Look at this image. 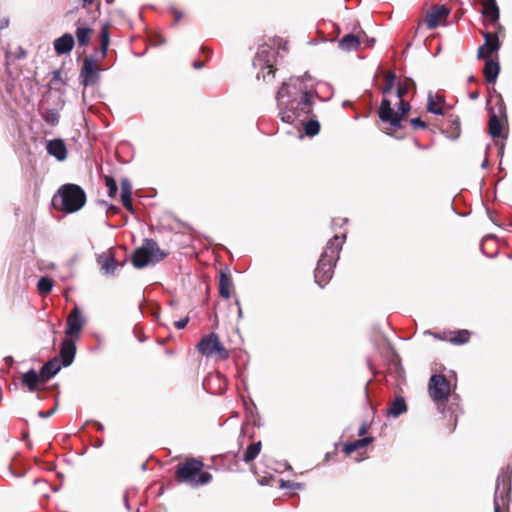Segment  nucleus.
I'll list each match as a JSON object with an SVG mask.
<instances>
[{"label":"nucleus","mask_w":512,"mask_h":512,"mask_svg":"<svg viewBox=\"0 0 512 512\" xmlns=\"http://www.w3.org/2000/svg\"><path fill=\"white\" fill-rule=\"evenodd\" d=\"M307 79L311 80L307 73L291 77L278 89L277 108L284 123L299 127L312 115L317 94Z\"/></svg>","instance_id":"obj_1"},{"label":"nucleus","mask_w":512,"mask_h":512,"mask_svg":"<svg viewBox=\"0 0 512 512\" xmlns=\"http://www.w3.org/2000/svg\"><path fill=\"white\" fill-rule=\"evenodd\" d=\"M345 234L341 237L338 235L330 239L318 260L317 267L314 271L315 282L323 288L332 278L334 267L339 259V253L345 239Z\"/></svg>","instance_id":"obj_2"},{"label":"nucleus","mask_w":512,"mask_h":512,"mask_svg":"<svg viewBox=\"0 0 512 512\" xmlns=\"http://www.w3.org/2000/svg\"><path fill=\"white\" fill-rule=\"evenodd\" d=\"M52 202L59 210L74 213L85 205L86 193L79 185L64 184L58 189Z\"/></svg>","instance_id":"obj_3"},{"label":"nucleus","mask_w":512,"mask_h":512,"mask_svg":"<svg viewBox=\"0 0 512 512\" xmlns=\"http://www.w3.org/2000/svg\"><path fill=\"white\" fill-rule=\"evenodd\" d=\"M203 466V462L195 458L179 464L176 470L178 482L187 483L193 487L208 484L212 480V475L209 472L201 471Z\"/></svg>","instance_id":"obj_4"},{"label":"nucleus","mask_w":512,"mask_h":512,"mask_svg":"<svg viewBox=\"0 0 512 512\" xmlns=\"http://www.w3.org/2000/svg\"><path fill=\"white\" fill-rule=\"evenodd\" d=\"M168 255L160 249L153 239H145L142 246L137 248L132 255V264L135 268L142 269L150 264H156Z\"/></svg>","instance_id":"obj_5"},{"label":"nucleus","mask_w":512,"mask_h":512,"mask_svg":"<svg viewBox=\"0 0 512 512\" xmlns=\"http://www.w3.org/2000/svg\"><path fill=\"white\" fill-rule=\"evenodd\" d=\"M275 59L276 53L271 46L267 44L259 46L258 51L253 60L254 67L260 69V71L257 73L258 79L263 78V80L266 81L267 77L269 76H271V78H274Z\"/></svg>","instance_id":"obj_6"},{"label":"nucleus","mask_w":512,"mask_h":512,"mask_svg":"<svg viewBox=\"0 0 512 512\" xmlns=\"http://www.w3.org/2000/svg\"><path fill=\"white\" fill-rule=\"evenodd\" d=\"M198 349L207 357L218 355L223 360L229 357L228 350L221 344L218 335L215 333L203 337L198 344Z\"/></svg>","instance_id":"obj_7"},{"label":"nucleus","mask_w":512,"mask_h":512,"mask_svg":"<svg viewBox=\"0 0 512 512\" xmlns=\"http://www.w3.org/2000/svg\"><path fill=\"white\" fill-rule=\"evenodd\" d=\"M511 491V477L509 473L502 472L498 475L494 495V512H502L501 508L508 502Z\"/></svg>","instance_id":"obj_8"},{"label":"nucleus","mask_w":512,"mask_h":512,"mask_svg":"<svg viewBox=\"0 0 512 512\" xmlns=\"http://www.w3.org/2000/svg\"><path fill=\"white\" fill-rule=\"evenodd\" d=\"M428 391L435 402L445 401L450 394V383L444 375H432L428 383Z\"/></svg>","instance_id":"obj_9"},{"label":"nucleus","mask_w":512,"mask_h":512,"mask_svg":"<svg viewBox=\"0 0 512 512\" xmlns=\"http://www.w3.org/2000/svg\"><path fill=\"white\" fill-rule=\"evenodd\" d=\"M495 108L497 109V113L493 112L490 115L488 122L489 134L493 139L502 137L503 127L500 117H507L506 105L501 96H499V100L497 101Z\"/></svg>","instance_id":"obj_10"},{"label":"nucleus","mask_w":512,"mask_h":512,"mask_svg":"<svg viewBox=\"0 0 512 512\" xmlns=\"http://www.w3.org/2000/svg\"><path fill=\"white\" fill-rule=\"evenodd\" d=\"M99 78L100 69L96 67L94 60L91 57L85 58L80 71V79L84 89L96 85Z\"/></svg>","instance_id":"obj_11"},{"label":"nucleus","mask_w":512,"mask_h":512,"mask_svg":"<svg viewBox=\"0 0 512 512\" xmlns=\"http://www.w3.org/2000/svg\"><path fill=\"white\" fill-rule=\"evenodd\" d=\"M84 323L85 320L80 309L75 307L67 317V327L65 329V334L71 339L73 337L78 338Z\"/></svg>","instance_id":"obj_12"},{"label":"nucleus","mask_w":512,"mask_h":512,"mask_svg":"<svg viewBox=\"0 0 512 512\" xmlns=\"http://www.w3.org/2000/svg\"><path fill=\"white\" fill-rule=\"evenodd\" d=\"M378 115L382 122L389 123L395 128L401 127V116L394 112L389 99H382Z\"/></svg>","instance_id":"obj_13"},{"label":"nucleus","mask_w":512,"mask_h":512,"mask_svg":"<svg viewBox=\"0 0 512 512\" xmlns=\"http://www.w3.org/2000/svg\"><path fill=\"white\" fill-rule=\"evenodd\" d=\"M485 42L478 48V58H488L490 54L498 52L500 49V41L496 33L486 32L483 34Z\"/></svg>","instance_id":"obj_14"},{"label":"nucleus","mask_w":512,"mask_h":512,"mask_svg":"<svg viewBox=\"0 0 512 512\" xmlns=\"http://www.w3.org/2000/svg\"><path fill=\"white\" fill-rule=\"evenodd\" d=\"M449 9L444 5H437L432 7L426 14L425 23L428 29H435L440 20L449 15Z\"/></svg>","instance_id":"obj_15"},{"label":"nucleus","mask_w":512,"mask_h":512,"mask_svg":"<svg viewBox=\"0 0 512 512\" xmlns=\"http://www.w3.org/2000/svg\"><path fill=\"white\" fill-rule=\"evenodd\" d=\"M76 355V345L73 339H65L61 343L60 357L64 367L70 366Z\"/></svg>","instance_id":"obj_16"},{"label":"nucleus","mask_w":512,"mask_h":512,"mask_svg":"<svg viewBox=\"0 0 512 512\" xmlns=\"http://www.w3.org/2000/svg\"><path fill=\"white\" fill-rule=\"evenodd\" d=\"M46 150L49 155L55 157L58 161H64L67 158L66 144L60 138L48 141Z\"/></svg>","instance_id":"obj_17"},{"label":"nucleus","mask_w":512,"mask_h":512,"mask_svg":"<svg viewBox=\"0 0 512 512\" xmlns=\"http://www.w3.org/2000/svg\"><path fill=\"white\" fill-rule=\"evenodd\" d=\"M74 37L70 33H65L61 37L55 39L53 45L57 55L69 53L74 47Z\"/></svg>","instance_id":"obj_18"},{"label":"nucleus","mask_w":512,"mask_h":512,"mask_svg":"<svg viewBox=\"0 0 512 512\" xmlns=\"http://www.w3.org/2000/svg\"><path fill=\"white\" fill-rule=\"evenodd\" d=\"M97 263L105 275L112 276L117 268V262L112 253H103L98 256Z\"/></svg>","instance_id":"obj_19"},{"label":"nucleus","mask_w":512,"mask_h":512,"mask_svg":"<svg viewBox=\"0 0 512 512\" xmlns=\"http://www.w3.org/2000/svg\"><path fill=\"white\" fill-rule=\"evenodd\" d=\"M61 369V364L58 358L54 357L47 361L40 369L42 383H46L49 379L54 377Z\"/></svg>","instance_id":"obj_20"},{"label":"nucleus","mask_w":512,"mask_h":512,"mask_svg":"<svg viewBox=\"0 0 512 512\" xmlns=\"http://www.w3.org/2000/svg\"><path fill=\"white\" fill-rule=\"evenodd\" d=\"M483 59L485 60V66L483 69L485 80L490 84L495 83L500 72V65L498 61H495L490 57Z\"/></svg>","instance_id":"obj_21"},{"label":"nucleus","mask_w":512,"mask_h":512,"mask_svg":"<svg viewBox=\"0 0 512 512\" xmlns=\"http://www.w3.org/2000/svg\"><path fill=\"white\" fill-rule=\"evenodd\" d=\"M21 382L30 392L37 391L39 384H43L40 373H37L34 369L25 372L22 375Z\"/></svg>","instance_id":"obj_22"},{"label":"nucleus","mask_w":512,"mask_h":512,"mask_svg":"<svg viewBox=\"0 0 512 512\" xmlns=\"http://www.w3.org/2000/svg\"><path fill=\"white\" fill-rule=\"evenodd\" d=\"M233 281L230 273L221 271L219 275V295L225 299L231 296Z\"/></svg>","instance_id":"obj_23"},{"label":"nucleus","mask_w":512,"mask_h":512,"mask_svg":"<svg viewBox=\"0 0 512 512\" xmlns=\"http://www.w3.org/2000/svg\"><path fill=\"white\" fill-rule=\"evenodd\" d=\"M407 411V404L402 396H398L386 410V416L397 418Z\"/></svg>","instance_id":"obj_24"},{"label":"nucleus","mask_w":512,"mask_h":512,"mask_svg":"<svg viewBox=\"0 0 512 512\" xmlns=\"http://www.w3.org/2000/svg\"><path fill=\"white\" fill-rule=\"evenodd\" d=\"M482 15L493 22H498L500 11L496 0H485L483 2Z\"/></svg>","instance_id":"obj_25"},{"label":"nucleus","mask_w":512,"mask_h":512,"mask_svg":"<svg viewBox=\"0 0 512 512\" xmlns=\"http://www.w3.org/2000/svg\"><path fill=\"white\" fill-rule=\"evenodd\" d=\"M447 138L456 140L461 134V124L458 117L450 115L448 118V128L443 131Z\"/></svg>","instance_id":"obj_26"},{"label":"nucleus","mask_w":512,"mask_h":512,"mask_svg":"<svg viewBox=\"0 0 512 512\" xmlns=\"http://www.w3.org/2000/svg\"><path fill=\"white\" fill-rule=\"evenodd\" d=\"M360 45V39L354 34L345 35L339 42V47L346 51L356 50Z\"/></svg>","instance_id":"obj_27"},{"label":"nucleus","mask_w":512,"mask_h":512,"mask_svg":"<svg viewBox=\"0 0 512 512\" xmlns=\"http://www.w3.org/2000/svg\"><path fill=\"white\" fill-rule=\"evenodd\" d=\"M261 441L250 444L244 451L242 460L245 463L252 462L261 452Z\"/></svg>","instance_id":"obj_28"},{"label":"nucleus","mask_w":512,"mask_h":512,"mask_svg":"<svg viewBox=\"0 0 512 512\" xmlns=\"http://www.w3.org/2000/svg\"><path fill=\"white\" fill-rule=\"evenodd\" d=\"M372 442H373V438L372 437H365V438H362V439H359V440H356V441H353V442L346 443L344 445L343 451L347 455H349L352 452L356 451L357 449H360V448L368 446Z\"/></svg>","instance_id":"obj_29"},{"label":"nucleus","mask_w":512,"mask_h":512,"mask_svg":"<svg viewBox=\"0 0 512 512\" xmlns=\"http://www.w3.org/2000/svg\"><path fill=\"white\" fill-rule=\"evenodd\" d=\"M441 100V97L434 96L432 93H429L427 98V110L432 114L442 115L443 109L439 106Z\"/></svg>","instance_id":"obj_30"},{"label":"nucleus","mask_w":512,"mask_h":512,"mask_svg":"<svg viewBox=\"0 0 512 512\" xmlns=\"http://www.w3.org/2000/svg\"><path fill=\"white\" fill-rule=\"evenodd\" d=\"M92 30L87 26H79L76 29V38L78 41L79 46H87L90 42V36H91Z\"/></svg>","instance_id":"obj_31"},{"label":"nucleus","mask_w":512,"mask_h":512,"mask_svg":"<svg viewBox=\"0 0 512 512\" xmlns=\"http://www.w3.org/2000/svg\"><path fill=\"white\" fill-rule=\"evenodd\" d=\"M301 126L304 127L305 134L313 137L320 131V123L315 118H308Z\"/></svg>","instance_id":"obj_32"},{"label":"nucleus","mask_w":512,"mask_h":512,"mask_svg":"<svg viewBox=\"0 0 512 512\" xmlns=\"http://www.w3.org/2000/svg\"><path fill=\"white\" fill-rule=\"evenodd\" d=\"M100 42H101V53L102 57L106 56L107 49L110 42V35H109V26L108 24H105L102 26L100 31Z\"/></svg>","instance_id":"obj_33"},{"label":"nucleus","mask_w":512,"mask_h":512,"mask_svg":"<svg viewBox=\"0 0 512 512\" xmlns=\"http://www.w3.org/2000/svg\"><path fill=\"white\" fill-rule=\"evenodd\" d=\"M470 340V332L468 330H459L449 340L454 345H463L468 343Z\"/></svg>","instance_id":"obj_34"},{"label":"nucleus","mask_w":512,"mask_h":512,"mask_svg":"<svg viewBox=\"0 0 512 512\" xmlns=\"http://www.w3.org/2000/svg\"><path fill=\"white\" fill-rule=\"evenodd\" d=\"M42 117L44 121L51 126L57 125L60 118L59 113L55 109L46 110L43 112Z\"/></svg>","instance_id":"obj_35"},{"label":"nucleus","mask_w":512,"mask_h":512,"mask_svg":"<svg viewBox=\"0 0 512 512\" xmlns=\"http://www.w3.org/2000/svg\"><path fill=\"white\" fill-rule=\"evenodd\" d=\"M52 288L53 282L49 277L44 276L38 280L37 289L39 290L40 293H49L52 290Z\"/></svg>","instance_id":"obj_36"},{"label":"nucleus","mask_w":512,"mask_h":512,"mask_svg":"<svg viewBox=\"0 0 512 512\" xmlns=\"http://www.w3.org/2000/svg\"><path fill=\"white\" fill-rule=\"evenodd\" d=\"M395 79H396V75L394 72L389 71L386 73L385 86L382 89L383 94H388L392 90L394 83H395Z\"/></svg>","instance_id":"obj_37"},{"label":"nucleus","mask_w":512,"mask_h":512,"mask_svg":"<svg viewBox=\"0 0 512 512\" xmlns=\"http://www.w3.org/2000/svg\"><path fill=\"white\" fill-rule=\"evenodd\" d=\"M105 183L108 188V196L114 198L118 191L116 181L111 176H105Z\"/></svg>","instance_id":"obj_38"},{"label":"nucleus","mask_w":512,"mask_h":512,"mask_svg":"<svg viewBox=\"0 0 512 512\" xmlns=\"http://www.w3.org/2000/svg\"><path fill=\"white\" fill-rule=\"evenodd\" d=\"M121 195H132V185L128 178H123L120 182Z\"/></svg>","instance_id":"obj_39"},{"label":"nucleus","mask_w":512,"mask_h":512,"mask_svg":"<svg viewBox=\"0 0 512 512\" xmlns=\"http://www.w3.org/2000/svg\"><path fill=\"white\" fill-rule=\"evenodd\" d=\"M121 202L129 212L134 213L132 195H121Z\"/></svg>","instance_id":"obj_40"},{"label":"nucleus","mask_w":512,"mask_h":512,"mask_svg":"<svg viewBox=\"0 0 512 512\" xmlns=\"http://www.w3.org/2000/svg\"><path fill=\"white\" fill-rule=\"evenodd\" d=\"M280 488H292V489H300L302 488L301 483L291 482L284 479H280L279 481Z\"/></svg>","instance_id":"obj_41"},{"label":"nucleus","mask_w":512,"mask_h":512,"mask_svg":"<svg viewBox=\"0 0 512 512\" xmlns=\"http://www.w3.org/2000/svg\"><path fill=\"white\" fill-rule=\"evenodd\" d=\"M410 108H411V106H410L409 102L400 100L397 113L402 118L405 114H407L409 112Z\"/></svg>","instance_id":"obj_42"},{"label":"nucleus","mask_w":512,"mask_h":512,"mask_svg":"<svg viewBox=\"0 0 512 512\" xmlns=\"http://www.w3.org/2000/svg\"><path fill=\"white\" fill-rule=\"evenodd\" d=\"M410 123L414 129H425L427 127L426 123L419 117L411 119Z\"/></svg>","instance_id":"obj_43"},{"label":"nucleus","mask_w":512,"mask_h":512,"mask_svg":"<svg viewBox=\"0 0 512 512\" xmlns=\"http://www.w3.org/2000/svg\"><path fill=\"white\" fill-rule=\"evenodd\" d=\"M408 85L407 83H400L397 87L396 96L400 99L407 93Z\"/></svg>","instance_id":"obj_44"},{"label":"nucleus","mask_w":512,"mask_h":512,"mask_svg":"<svg viewBox=\"0 0 512 512\" xmlns=\"http://www.w3.org/2000/svg\"><path fill=\"white\" fill-rule=\"evenodd\" d=\"M188 322H189V317H185L183 319H180V320L176 321L174 323V325H175V327L178 330H181V329H184L187 326Z\"/></svg>","instance_id":"obj_45"},{"label":"nucleus","mask_w":512,"mask_h":512,"mask_svg":"<svg viewBox=\"0 0 512 512\" xmlns=\"http://www.w3.org/2000/svg\"><path fill=\"white\" fill-rule=\"evenodd\" d=\"M55 410H56V407L52 408L51 410H49L47 412L39 411L38 412V416L40 418H48V417H50L51 415L54 414Z\"/></svg>","instance_id":"obj_46"},{"label":"nucleus","mask_w":512,"mask_h":512,"mask_svg":"<svg viewBox=\"0 0 512 512\" xmlns=\"http://www.w3.org/2000/svg\"><path fill=\"white\" fill-rule=\"evenodd\" d=\"M52 79L56 82L62 81V73L60 70H56L53 72Z\"/></svg>","instance_id":"obj_47"},{"label":"nucleus","mask_w":512,"mask_h":512,"mask_svg":"<svg viewBox=\"0 0 512 512\" xmlns=\"http://www.w3.org/2000/svg\"><path fill=\"white\" fill-rule=\"evenodd\" d=\"M367 432V424L363 423L358 429V435L363 436Z\"/></svg>","instance_id":"obj_48"},{"label":"nucleus","mask_w":512,"mask_h":512,"mask_svg":"<svg viewBox=\"0 0 512 512\" xmlns=\"http://www.w3.org/2000/svg\"><path fill=\"white\" fill-rule=\"evenodd\" d=\"M9 26V19L4 18L0 22V29H5Z\"/></svg>","instance_id":"obj_49"},{"label":"nucleus","mask_w":512,"mask_h":512,"mask_svg":"<svg viewBox=\"0 0 512 512\" xmlns=\"http://www.w3.org/2000/svg\"><path fill=\"white\" fill-rule=\"evenodd\" d=\"M124 505H125V508H126L127 510H129V509H130V504H129L128 494H127V493H125V494H124Z\"/></svg>","instance_id":"obj_50"},{"label":"nucleus","mask_w":512,"mask_h":512,"mask_svg":"<svg viewBox=\"0 0 512 512\" xmlns=\"http://www.w3.org/2000/svg\"><path fill=\"white\" fill-rule=\"evenodd\" d=\"M203 66H204V64H203V62H201V61H194V62H193V67H194L195 69H200V68H202Z\"/></svg>","instance_id":"obj_51"},{"label":"nucleus","mask_w":512,"mask_h":512,"mask_svg":"<svg viewBox=\"0 0 512 512\" xmlns=\"http://www.w3.org/2000/svg\"><path fill=\"white\" fill-rule=\"evenodd\" d=\"M236 305L238 306V316L241 318L243 315V312H242V308H241L239 300H236Z\"/></svg>","instance_id":"obj_52"},{"label":"nucleus","mask_w":512,"mask_h":512,"mask_svg":"<svg viewBox=\"0 0 512 512\" xmlns=\"http://www.w3.org/2000/svg\"><path fill=\"white\" fill-rule=\"evenodd\" d=\"M109 211H110L112 214H115V213H117V212L119 211V208H118V207H116V206H114V205H111V206L109 207Z\"/></svg>","instance_id":"obj_53"},{"label":"nucleus","mask_w":512,"mask_h":512,"mask_svg":"<svg viewBox=\"0 0 512 512\" xmlns=\"http://www.w3.org/2000/svg\"><path fill=\"white\" fill-rule=\"evenodd\" d=\"M470 99L475 100L478 98V92H472L469 95Z\"/></svg>","instance_id":"obj_54"},{"label":"nucleus","mask_w":512,"mask_h":512,"mask_svg":"<svg viewBox=\"0 0 512 512\" xmlns=\"http://www.w3.org/2000/svg\"><path fill=\"white\" fill-rule=\"evenodd\" d=\"M95 425H96L97 429L100 431H102L104 429L103 425L99 422H96Z\"/></svg>","instance_id":"obj_55"},{"label":"nucleus","mask_w":512,"mask_h":512,"mask_svg":"<svg viewBox=\"0 0 512 512\" xmlns=\"http://www.w3.org/2000/svg\"><path fill=\"white\" fill-rule=\"evenodd\" d=\"M487 164H488V160L487 158L484 159V161L482 162V168H486L487 167Z\"/></svg>","instance_id":"obj_56"},{"label":"nucleus","mask_w":512,"mask_h":512,"mask_svg":"<svg viewBox=\"0 0 512 512\" xmlns=\"http://www.w3.org/2000/svg\"><path fill=\"white\" fill-rule=\"evenodd\" d=\"M425 333L433 335L435 338L441 339V337L438 334L431 333L430 331H426Z\"/></svg>","instance_id":"obj_57"},{"label":"nucleus","mask_w":512,"mask_h":512,"mask_svg":"<svg viewBox=\"0 0 512 512\" xmlns=\"http://www.w3.org/2000/svg\"><path fill=\"white\" fill-rule=\"evenodd\" d=\"M94 0H83L84 4H92Z\"/></svg>","instance_id":"obj_58"},{"label":"nucleus","mask_w":512,"mask_h":512,"mask_svg":"<svg viewBox=\"0 0 512 512\" xmlns=\"http://www.w3.org/2000/svg\"><path fill=\"white\" fill-rule=\"evenodd\" d=\"M175 15H176V19H177V20H179V19L182 17V14H181V13H178V12H177Z\"/></svg>","instance_id":"obj_59"},{"label":"nucleus","mask_w":512,"mask_h":512,"mask_svg":"<svg viewBox=\"0 0 512 512\" xmlns=\"http://www.w3.org/2000/svg\"><path fill=\"white\" fill-rule=\"evenodd\" d=\"M503 149H504V144L501 145V148H500V154L502 155L503 154Z\"/></svg>","instance_id":"obj_60"},{"label":"nucleus","mask_w":512,"mask_h":512,"mask_svg":"<svg viewBox=\"0 0 512 512\" xmlns=\"http://www.w3.org/2000/svg\"><path fill=\"white\" fill-rule=\"evenodd\" d=\"M473 80H474V77H473V76H471V77L469 78V81L471 82V81H473Z\"/></svg>","instance_id":"obj_61"}]
</instances>
